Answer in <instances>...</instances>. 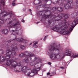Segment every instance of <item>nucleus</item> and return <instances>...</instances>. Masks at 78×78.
Returning a JSON list of instances; mask_svg holds the SVG:
<instances>
[{"label":"nucleus","instance_id":"423d86ee","mask_svg":"<svg viewBox=\"0 0 78 78\" xmlns=\"http://www.w3.org/2000/svg\"><path fill=\"white\" fill-rule=\"evenodd\" d=\"M41 66H40L36 69L34 68L33 69V70L30 69H29L28 67L27 66H23L22 68V70L23 72H24L25 73H26L27 72V71H29V73L27 75L28 76H34V75H37V72L39 71L41 69Z\"/></svg>","mask_w":78,"mask_h":78},{"label":"nucleus","instance_id":"9b49d317","mask_svg":"<svg viewBox=\"0 0 78 78\" xmlns=\"http://www.w3.org/2000/svg\"><path fill=\"white\" fill-rule=\"evenodd\" d=\"M9 14H11V16L14 15L13 12H6L4 11L3 12L0 13V16H2V17H6V16L9 15Z\"/></svg>","mask_w":78,"mask_h":78},{"label":"nucleus","instance_id":"2eb2a0df","mask_svg":"<svg viewBox=\"0 0 78 78\" xmlns=\"http://www.w3.org/2000/svg\"><path fill=\"white\" fill-rule=\"evenodd\" d=\"M0 8L1 7V6H5V0H0Z\"/></svg>","mask_w":78,"mask_h":78},{"label":"nucleus","instance_id":"f8f14e48","mask_svg":"<svg viewBox=\"0 0 78 78\" xmlns=\"http://www.w3.org/2000/svg\"><path fill=\"white\" fill-rule=\"evenodd\" d=\"M69 14L65 15L64 14L61 13L58 15V17L60 18V19H62L63 17H64L65 19H67L69 18Z\"/></svg>","mask_w":78,"mask_h":78},{"label":"nucleus","instance_id":"58836bf2","mask_svg":"<svg viewBox=\"0 0 78 78\" xmlns=\"http://www.w3.org/2000/svg\"><path fill=\"white\" fill-rule=\"evenodd\" d=\"M53 13L51 12V14H53Z\"/></svg>","mask_w":78,"mask_h":78},{"label":"nucleus","instance_id":"f704fd0d","mask_svg":"<svg viewBox=\"0 0 78 78\" xmlns=\"http://www.w3.org/2000/svg\"><path fill=\"white\" fill-rule=\"evenodd\" d=\"M78 7V6H76L75 7V8H77Z\"/></svg>","mask_w":78,"mask_h":78},{"label":"nucleus","instance_id":"b1692460","mask_svg":"<svg viewBox=\"0 0 78 78\" xmlns=\"http://www.w3.org/2000/svg\"><path fill=\"white\" fill-rule=\"evenodd\" d=\"M21 21L22 22H23V23H25V20H24L23 19L21 20Z\"/></svg>","mask_w":78,"mask_h":78},{"label":"nucleus","instance_id":"7c9ffc66","mask_svg":"<svg viewBox=\"0 0 78 78\" xmlns=\"http://www.w3.org/2000/svg\"><path fill=\"white\" fill-rule=\"evenodd\" d=\"M53 74H56V73L55 72H53L52 73Z\"/></svg>","mask_w":78,"mask_h":78},{"label":"nucleus","instance_id":"5701e85b","mask_svg":"<svg viewBox=\"0 0 78 78\" xmlns=\"http://www.w3.org/2000/svg\"><path fill=\"white\" fill-rule=\"evenodd\" d=\"M29 11L31 13V15H32V12H31V9H29Z\"/></svg>","mask_w":78,"mask_h":78},{"label":"nucleus","instance_id":"dca6fc26","mask_svg":"<svg viewBox=\"0 0 78 78\" xmlns=\"http://www.w3.org/2000/svg\"><path fill=\"white\" fill-rule=\"evenodd\" d=\"M34 44L33 45V46H34V48H37V46L36 45V44H37V42L34 41Z\"/></svg>","mask_w":78,"mask_h":78},{"label":"nucleus","instance_id":"a211bd4d","mask_svg":"<svg viewBox=\"0 0 78 78\" xmlns=\"http://www.w3.org/2000/svg\"><path fill=\"white\" fill-rule=\"evenodd\" d=\"M16 0H13V1L12 2V6H16V3H15V2H16Z\"/></svg>","mask_w":78,"mask_h":78},{"label":"nucleus","instance_id":"473e14b6","mask_svg":"<svg viewBox=\"0 0 78 78\" xmlns=\"http://www.w3.org/2000/svg\"><path fill=\"white\" fill-rule=\"evenodd\" d=\"M25 10H26V8H24V9H23V11H25Z\"/></svg>","mask_w":78,"mask_h":78},{"label":"nucleus","instance_id":"c756f323","mask_svg":"<svg viewBox=\"0 0 78 78\" xmlns=\"http://www.w3.org/2000/svg\"><path fill=\"white\" fill-rule=\"evenodd\" d=\"M67 62H65V66H67Z\"/></svg>","mask_w":78,"mask_h":78},{"label":"nucleus","instance_id":"ddd939ff","mask_svg":"<svg viewBox=\"0 0 78 78\" xmlns=\"http://www.w3.org/2000/svg\"><path fill=\"white\" fill-rule=\"evenodd\" d=\"M58 8H56V7H53L52 9V10H53V11H59V12H62V11H63V9H62V8L61 7L60 8V10H58Z\"/></svg>","mask_w":78,"mask_h":78},{"label":"nucleus","instance_id":"4be33fe9","mask_svg":"<svg viewBox=\"0 0 78 78\" xmlns=\"http://www.w3.org/2000/svg\"><path fill=\"white\" fill-rule=\"evenodd\" d=\"M41 5H39L38 6H37V9H39L40 8H41Z\"/></svg>","mask_w":78,"mask_h":78},{"label":"nucleus","instance_id":"20e7f679","mask_svg":"<svg viewBox=\"0 0 78 78\" xmlns=\"http://www.w3.org/2000/svg\"><path fill=\"white\" fill-rule=\"evenodd\" d=\"M62 51V48L60 46V45L57 46H55V47L51 45L48 48V53L49 54L50 58L52 60H58L61 59V56L57 54H54L53 51Z\"/></svg>","mask_w":78,"mask_h":78},{"label":"nucleus","instance_id":"2f4dec72","mask_svg":"<svg viewBox=\"0 0 78 78\" xmlns=\"http://www.w3.org/2000/svg\"><path fill=\"white\" fill-rule=\"evenodd\" d=\"M31 44H32V43H30V44H29V45H31Z\"/></svg>","mask_w":78,"mask_h":78},{"label":"nucleus","instance_id":"a19ab883","mask_svg":"<svg viewBox=\"0 0 78 78\" xmlns=\"http://www.w3.org/2000/svg\"><path fill=\"white\" fill-rule=\"evenodd\" d=\"M63 66H64V64H63Z\"/></svg>","mask_w":78,"mask_h":78},{"label":"nucleus","instance_id":"393cba45","mask_svg":"<svg viewBox=\"0 0 78 78\" xmlns=\"http://www.w3.org/2000/svg\"><path fill=\"white\" fill-rule=\"evenodd\" d=\"M59 20H60V19H57L55 20V21H59Z\"/></svg>","mask_w":78,"mask_h":78},{"label":"nucleus","instance_id":"f3484780","mask_svg":"<svg viewBox=\"0 0 78 78\" xmlns=\"http://www.w3.org/2000/svg\"><path fill=\"white\" fill-rule=\"evenodd\" d=\"M4 21H5V20H4L3 19H0V24H3V23H4Z\"/></svg>","mask_w":78,"mask_h":78},{"label":"nucleus","instance_id":"39448f33","mask_svg":"<svg viewBox=\"0 0 78 78\" xmlns=\"http://www.w3.org/2000/svg\"><path fill=\"white\" fill-rule=\"evenodd\" d=\"M22 29L19 27H17L16 28V30H10V31H11L12 33V34L13 35H15V37L14 39H13L12 40H11L9 41H8L7 42V43H11V42H20L22 43H23L24 42H26L27 41L22 38H17L16 36V35L18 34H21L22 33Z\"/></svg>","mask_w":78,"mask_h":78},{"label":"nucleus","instance_id":"9d476101","mask_svg":"<svg viewBox=\"0 0 78 78\" xmlns=\"http://www.w3.org/2000/svg\"><path fill=\"white\" fill-rule=\"evenodd\" d=\"M63 56H69L71 57H73V58H75L78 57V54H76L75 53H72V51L70 49H68L65 50V53H63Z\"/></svg>","mask_w":78,"mask_h":78},{"label":"nucleus","instance_id":"6ab92c4d","mask_svg":"<svg viewBox=\"0 0 78 78\" xmlns=\"http://www.w3.org/2000/svg\"><path fill=\"white\" fill-rule=\"evenodd\" d=\"M20 48L22 49H25V47L23 45H21L20 47Z\"/></svg>","mask_w":78,"mask_h":78},{"label":"nucleus","instance_id":"6e6552de","mask_svg":"<svg viewBox=\"0 0 78 78\" xmlns=\"http://www.w3.org/2000/svg\"><path fill=\"white\" fill-rule=\"evenodd\" d=\"M49 8L51 9L50 8H48V9H46V10H44L43 11H39V13H37L38 15H40V16H43V19H48L49 18H51V17H57V16H56V15H46L44 13V12H48L50 11L49 10H48V9Z\"/></svg>","mask_w":78,"mask_h":78},{"label":"nucleus","instance_id":"ea45409f","mask_svg":"<svg viewBox=\"0 0 78 78\" xmlns=\"http://www.w3.org/2000/svg\"><path fill=\"white\" fill-rule=\"evenodd\" d=\"M1 27V25H0V28Z\"/></svg>","mask_w":78,"mask_h":78},{"label":"nucleus","instance_id":"f257e3e1","mask_svg":"<svg viewBox=\"0 0 78 78\" xmlns=\"http://www.w3.org/2000/svg\"><path fill=\"white\" fill-rule=\"evenodd\" d=\"M11 47L12 49L6 51V53L5 57L0 55V62H4L6 60V62L5 64L6 66L9 67L11 65L12 67L14 68V70L15 72H19V70L15 67L17 66H22V62H20L18 63L17 62L15 61L16 60V59H12L9 60V58H14V56L16 55V53L15 52L18 50V49L16 47V44H12Z\"/></svg>","mask_w":78,"mask_h":78},{"label":"nucleus","instance_id":"e433bc0d","mask_svg":"<svg viewBox=\"0 0 78 78\" xmlns=\"http://www.w3.org/2000/svg\"><path fill=\"white\" fill-rule=\"evenodd\" d=\"M53 76V75H50V76Z\"/></svg>","mask_w":78,"mask_h":78},{"label":"nucleus","instance_id":"aec40b11","mask_svg":"<svg viewBox=\"0 0 78 78\" xmlns=\"http://www.w3.org/2000/svg\"><path fill=\"white\" fill-rule=\"evenodd\" d=\"M48 22L49 25H50V23H51L52 22V20H48Z\"/></svg>","mask_w":78,"mask_h":78},{"label":"nucleus","instance_id":"4468645a","mask_svg":"<svg viewBox=\"0 0 78 78\" xmlns=\"http://www.w3.org/2000/svg\"><path fill=\"white\" fill-rule=\"evenodd\" d=\"M2 33L3 34H7L8 33V30L7 29H4L2 31Z\"/></svg>","mask_w":78,"mask_h":78},{"label":"nucleus","instance_id":"412c9836","mask_svg":"<svg viewBox=\"0 0 78 78\" xmlns=\"http://www.w3.org/2000/svg\"><path fill=\"white\" fill-rule=\"evenodd\" d=\"M47 36H45V37L44 38L43 41H45V40L46 39H47Z\"/></svg>","mask_w":78,"mask_h":78},{"label":"nucleus","instance_id":"79ce46f5","mask_svg":"<svg viewBox=\"0 0 78 78\" xmlns=\"http://www.w3.org/2000/svg\"><path fill=\"white\" fill-rule=\"evenodd\" d=\"M71 61H72V60H71L70 62H71Z\"/></svg>","mask_w":78,"mask_h":78},{"label":"nucleus","instance_id":"4c0bfd02","mask_svg":"<svg viewBox=\"0 0 78 78\" xmlns=\"http://www.w3.org/2000/svg\"><path fill=\"white\" fill-rule=\"evenodd\" d=\"M44 6H46V5H44Z\"/></svg>","mask_w":78,"mask_h":78},{"label":"nucleus","instance_id":"c9c22d12","mask_svg":"<svg viewBox=\"0 0 78 78\" xmlns=\"http://www.w3.org/2000/svg\"><path fill=\"white\" fill-rule=\"evenodd\" d=\"M76 14V12L74 13L73 14Z\"/></svg>","mask_w":78,"mask_h":78},{"label":"nucleus","instance_id":"a878e982","mask_svg":"<svg viewBox=\"0 0 78 78\" xmlns=\"http://www.w3.org/2000/svg\"><path fill=\"white\" fill-rule=\"evenodd\" d=\"M60 68H61V69H64V67H60Z\"/></svg>","mask_w":78,"mask_h":78},{"label":"nucleus","instance_id":"bb28decb","mask_svg":"<svg viewBox=\"0 0 78 78\" xmlns=\"http://www.w3.org/2000/svg\"><path fill=\"white\" fill-rule=\"evenodd\" d=\"M48 64L49 65H50L51 64V62H48Z\"/></svg>","mask_w":78,"mask_h":78},{"label":"nucleus","instance_id":"72a5a7b5","mask_svg":"<svg viewBox=\"0 0 78 78\" xmlns=\"http://www.w3.org/2000/svg\"><path fill=\"white\" fill-rule=\"evenodd\" d=\"M40 23V22H37V24H38V23Z\"/></svg>","mask_w":78,"mask_h":78},{"label":"nucleus","instance_id":"1a4fd4ad","mask_svg":"<svg viewBox=\"0 0 78 78\" xmlns=\"http://www.w3.org/2000/svg\"><path fill=\"white\" fill-rule=\"evenodd\" d=\"M20 23L18 20L9 21L7 24V27L9 29L16 28L17 25H20Z\"/></svg>","mask_w":78,"mask_h":78},{"label":"nucleus","instance_id":"cd10ccee","mask_svg":"<svg viewBox=\"0 0 78 78\" xmlns=\"http://www.w3.org/2000/svg\"><path fill=\"white\" fill-rule=\"evenodd\" d=\"M76 3L78 5V0H76Z\"/></svg>","mask_w":78,"mask_h":78},{"label":"nucleus","instance_id":"7ed1b4c3","mask_svg":"<svg viewBox=\"0 0 78 78\" xmlns=\"http://www.w3.org/2000/svg\"><path fill=\"white\" fill-rule=\"evenodd\" d=\"M62 23L61 24V25H62L61 26V34H70L71 32L73 31V28H75V27L76 26V25H77L78 23V17H76L73 22L70 24L71 27H70L69 30L66 31V30L68 29V27L67 26L68 24H69V22H67L66 20H64L62 21Z\"/></svg>","mask_w":78,"mask_h":78},{"label":"nucleus","instance_id":"f03ea898","mask_svg":"<svg viewBox=\"0 0 78 78\" xmlns=\"http://www.w3.org/2000/svg\"><path fill=\"white\" fill-rule=\"evenodd\" d=\"M34 55L31 54L29 51H26L21 54H20L19 55V57H25L26 58L23 60L24 62L27 63V64H29L30 66H34V67H35V66L37 64L41 62L42 60L40 59H38L35 57L34 59V61H32L31 58L34 57Z\"/></svg>","mask_w":78,"mask_h":78},{"label":"nucleus","instance_id":"c85d7f7f","mask_svg":"<svg viewBox=\"0 0 78 78\" xmlns=\"http://www.w3.org/2000/svg\"><path fill=\"white\" fill-rule=\"evenodd\" d=\"M47 75H50V73H47Z\"/></svg>","mask_w":78,"mask_h":78},{"label":"nucleus","instance_id":"c03bdc74","mask_svg":"<svg viewBox=\"0 0 78 78\" xmlns=\"http://www.w3.org/2000/svg\"><path fill=\"white\" fill-rule=\"evenodd\" d=\"M67 66H68V65H67Z\"/></svg>","mask_w":78,"mask_h":78},{"label":"nucleus","instance_id":"37998d69","mask_svg":"<svg viewBox=\"0 0 78 78\" xmlns=\"http://www.w3.org/2000/svg\"><path fill=\"white\" fill-rule=\"evenodd\" d=\"M0 11H1V10H0Z\"/></svg>","mask_w":78,"mask_h":78},{"label":"nucleus","instance_id":"0eeeda50","mask_svg":"<svg viewBox=\"0 0 78 78\" xmlns=\"http://www.w3.org/2000/svg\"><path fill=\"white\" fill-rule=\"evenodd\" d=\"M34 3L35 5H38V4H40V3H41L42 2L41 0H34ZM55 2L56 3H60V2H61L60 3V5L65 8V9H66V4H63V3H64V1H66V0H59L58 1V0H55ZM55 2H52V3L53 4H55Z\"/></svg>","mask_w":78,"mask_h":78}]
</instances>
